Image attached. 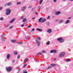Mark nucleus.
I'll use <instances>...</instances> for the list:
<instances>
[{
  "instance_id": "nucleus-20",
  "label": "nucleus",
  "mask_w": 73,
  "mask_h": 73,
  "mask_svg": "<svg viewBox=\"0 0 73 73\" xmlns=\"http://www.w3.org/2000/svg\"><path fill=\"white\" fill-rule=\"evenodd\" d=\"M14 20H15V19H12V20L10 21V23H13V22L14 21Z\"/></svg>"
},
{
  "instance_id": "nucleus-26",
  "label": "nucleus",
  "mask_w": 73,
  "mask_h": 73,
  "mask_svg": "<svg viewBox=\"0 0 73 73\" xmlns=\"http://www.w3.org/2000/svg\"><path fill=\"white\" fill-rule=\"evenodd\" d=\"M11 41L12 42H13V43H14V42H15L16 41V40H11Z\"/></svg>"
},
{
  "instance_id": "nucleus-44",
  "label": "nucleus",
  "mask_w": 73,
  "mask_h": 73,
  "mask_svg": "<svg viewBox=\"0 0 73 73\" xmlns=\"http://www.w3.org/2000/svg\"><path fill=\"white\" fill-rule=\"evenodd\" d=\"M31 27V26L30 25H29L28 26V28H30V27Z\"/></svg>"
},
{
  "instance_id": "nucleus-21",
  "label": "nucleus",
  "mask_w": 73,
  "mask_h": 73,
  "mask_svg": "<svg viewBox=\"0 0 73 73\" xmlns=\"http://www.w3.org/2000/svg\"><path fill=\"white\" fill-rule=\"evenodd\" d=\"M14 54H15V55H17V54H18L17 52L16 51H15L14 52Z\"/></svg>"
},
{
  "instance_id": "nucleus-58",
  "label": "nucleus",
  "mask_w": 73,
  "mask_h": 73,
  "mask_svg": "<svg viewBox=\"0 0 73 73\" xmlns=\"http://www.w3.org/2000/svg\"><path fill=\"white\" fill-rule=\"evenodd\" d=\"M0 73H1V71H0Z\"/></svg>"
},
{
  "instance_id": "nucleus-33",
  "label": "nucleus",
  "mask_w": 73,
  "mask_h": 73,
  "mask_svg": "<svg viewBox=\"0 0 73 73\" xmlns=\"http://www.w3.org/2000/svg\"><path fill=\"white\" fill-rule=\"evenodd\" d=\"M42 53L40 52H38L37 53V54L38 55H40V54H41Z\"/></svg>"
},
{
  "instance_id": "nucleus-47",
  "label": "nucleus",
  "mask_w": 73,
  "mask_h": 73,
  "mask_svg": "<svg viewBox=\"0 0 73 73\" xmlns=\"http://www.w3.org/2000/svg\"><path fill=\"white\" fill-rule=\"evenodd\" d=\"M16 69H17V70H19V69L18 68V67H16Z\"/></svg>"
},
{
  "instance_id": "nucleus-2",
  "label": "nucleus",
  "mask_w": 73,
  "mask_h": 73,
  "mask_svg": "<svg viewBox=\"0 0 73 73\" xmlns=\"http://www.w3.org/2000/svg\"><path fill=\"white\" fill-rule=\"evenodd\" d=\"M6 11V14L7 15H9V14L11 13V9H7Z\"/></svg>"
},
{
  "instance_id": "nucleus-4",
  "label": "nucleus",
  "mask_w": 73,
  "mask_h": 73,
  "mask_svg": "<svg viewBox=\"0 0 73 73\" xmlns=\"http://www.w3.org/2000/svg\"><path fill=\"white\" fill-rule=\"evenodd\" d=\"M6 69L7 72H11V70H12V67H6Z\"/></svg>"
},
{
  "instance_id": "nucleus-50",
  "label": "nucleus",
  "mask_w": 73,
  "mask_h": 73,
  "mask_svg": "<svg viewBox=\"0 0 73 73\" xmlns=\"http://www.w3.org/2000/svg\"><path fill=\"white\" fill-rule=\"evenodd\" d=\"M55 21H56V22L58 21V20H57V19Z\"/></svg>"
},
{
  "instance_id": "nucleus-36",
  "label": "nucleus",
  "mask_w": 73,
  "mask_h": 73,
  "mask_svg": "<svg viewBox=\"0 0 73 73\" xmlns=\"http://www.w3.org/2000/svg\"><path fill=\"white\" fill-rule=\"evenodd\" d=\"M37 38L38 40H39L40 39V37H37Z\"/></svg>"
},
{
  "instance_id": "nucleus-38",
  "label": "nucleus",
  "mask_w": 73,
  "mask_h": 73,
  "mask_svg": "<svg viewBox=\"0 0 73 73\" xmlns=\"http://www.w3.org/2000/svg\"><path fill=\"white\" fill-rule=\"evenodd\" d=\"M24 19V16H21V19Z\"/></svg>"
},
{
  "instance_id": "nucleus-23",
  "label": "nucleus",
  "mask_w": 73,
  "mask_h": 73,
  "mask_svg": "<svg viewBox=\"0 0 73 73\" xmlns=\"http://www.w3.org/2000/svg\"><path fill=\"white\" fill-rule=\"evenodd\" d=\"M37 31H39L40 32H42V29H37Z\"/></svg>"
},
{
  "instance_id": "nucleus-39",
  "label": "nucleus",
  "mask_w": 73,
  "mask_h": 73,
  "mask_svg": "<svg viewBox=\"0 0 73 73\" xmlns=\"http://www.w3.org/2000/svg\"><path fill=\"white\" fill-rule=\"evenodd\" d=\"M50 16H48V17H47V19H50Z\"/></svg>"
},
{
  "instance_id": "nucleus-9",
  "label": "nucleus",
  "mask_w": 73,
  "mask_h": 73,
  "mask_svg": "<svg viewBox=\"0 0 73 73\" xmlns=\"http://www.w3.org/2000/svg\"><path fill=\"white\" fill-rule=\"evenodd\" d=\"M4 36V34H3L1 36V39H2V41H5V40L4 39V38H3V36Z\"/></svg>"
},
{
  "instance_id": "nucleus-17",
  "label": "nucleus",
  "mask_w": 73,
  "mask_h": 73,
  "mask_svg": "<svg viewBox=\"0 0 73 73\" xmlns=\"http://www.w3.org/2000/svg\"><path fill=\"white\" fill-rule=\"evenodd\" d=\"M66 61L67 62H69V61H70V59L68 58L66 60Z\"/></svg>"
},
{
  "instance_id": "nucleus-28",
  "label": "nucleus",
  "mask_w": 73,
  "mask_h": 73,
  "mask_svg": "<svg viewBox=\"0 0 73 73\" xmlns=\"http://www.w3.org/2000/svg\"><path fill=\"white\" fill-rule=\"evenodd\" d=\"M18 44H22V42H17Z\"/></svg>"
},
{
  "instance_id": "nucleus-37",
  "label": "nucleus",
  "mask_w": 73,
  "mask_h": 73,
  "mask_svg": "<svg viewBox=\"0 0 73 73\" xmlns=\"http://www.w3.org/2000/svg\"><path fill=\"white\" fill-rule=\"evenodd\" d=\"M26 66H27V64H25L23 66V68H24Z\"/></svg>"
},
{
  "instance_id": "nucleus-13",
  "label": "nucleus",
  "mask_w": 73,
  "mask_h": 73,
  "mask_svg": "<svg viewBox=\"0 0 73 73\" xmlns=\"http://www.w3.org/2000/svg\"><path fill=\"white\" fill-rule=\"evenodd\" d=\"M10 57V54H8L7 55V59H9Z\"/></svg>"
},
{
  "instance_id": "nucleus-19",
  "label": "nucleus",
  "mask_w": 73,
  "mask_h": 73,
  "mask_svg": "<svg viewBox=\"0 0 73 73\" xmlns=\"http://www.w3.org/2000/svg\"><path fill=\"white\" fill-rule=\"evenodd\" d=\"M46 45H48L50 44V41H48L46 43Z\"/></svg>"
},
{
  "instance_id": "nucleus-8",
  "label": "nucleus",
  "mask_w": 73,
  "mask_h": 73,
  "mask_svg": "<svg viewBox=\"0 0 73 73\" xmlns=\"http://www.w3.org/2000/svg\"><path fill=\"white\" fill-rule=\"evenodd\" d=\"M26 9V7L25 6H23L21 9V11H24Z\"/></svg>"
},
{
  "instance_id": "nucleus-3",
  "label": "nucleus",
  "mask_w": 73,
  "mask_h": 73,
  "mask_svg": "<svg viewBox=\"0 0 73 73\" xmlns=\"http://www.w3.org/2000/svg\"><path fill=\"white\" fill-rule=\"evenodd\" d=\"M46 21V19H42V18H40L39 19V22L41 23H44Z\"/></svg>"
},
{
  "instance_id": "nucleus-40",
  "label": "nucleus",
  "mask_w": 73,
  "mask_h": 73,
  "mask_svg": "<svg viewBox=\"0 0 73 73\" xmlns=\"http://www.w3.org/2000/svg\"><path fill=\"white\" fill-rule=\"evenodd\" d=\"M13 28V26H11L10 27H9V29H11V28Z\"/></svg>"
},
{
  "instance_id": "nucleus-49",
  "label": "nucleus",
  "mask_w": 73,
  "mask_h": 73,
  "mask_svg": "<svg viewBox=\"0 0 73 73\" xmlns=\"http://www.w3.org/2000/svg\"><path fill=\"white\" fill-rule=\"evenodd\" d=\"M54 61H55V60H56V58H54Z\"/></svg>"
},
{
  "instance_id": "nucleus-25",
  "label": "nucleus",
  "mask_w": 73,
  "mask_h": 73,
  "mask_svg": "<svg viewBox=\"0 0 73 73\" xmlns=\"http://www.w3.org/2000/svg\"><path fill=\"white\" fill-rule=\"evenodd\" d=\"M11 4H12V3H7V5L8 6H10V5H11Z\"/></svg>"
},
{
  "instance_id": "nucleus-45",
  "label": "nucleus",
  "mask_w": 73,
  "mask_h": 73,
  "mask_svg": "<svg viewBox=\"0 0 73 73\" xmlns=\"http://www.w3.org/2000/svg\"><path fill=\"white\" fill-rule=\"evenodd\" d=\"M35 29H32V31H35Z\"/></svg>"
},
{
  "instance_id": "nucleus-48",
  "label": "nucleus",
  "mask_w": 73,
  "mask_h": 73,
  "mask_svg": "<svg viewBox=\"0 0 73 73\" xmlns=\"http://www.w3.org/2000/svg\"><path fill=\"white\" fill-rule=\"evenodd\" d=\"M23 73H27V72L23 71Z\"/></svg>"
},
{
  "instance_id": "nucleus-29",
  "label": "nucleus",
  "mask_w": 73,
  "mask_h": 73,
  "mask_svg": "<svg viewBox=\"0 0 73 73\" xmlns=\"http://www.w3.org/2000/svg\"><path fill=\"white\" fill-rule=\"evenodd\" d=\"M20 55H18L17 57V58H20Z\"/></svg>"
},
{
  "instance_id": "nucleus-52",
  "label": "nucleus",
  "mask_w": 73,
  "mask_h": 73,
  "mask_svg": "<svg viewBox=\"0 0 73 73\" xmlns=\"http://www.w3.org/2000/svg\"><path fill=\"white\" fill-rule=\"evenodd\" d=\"M63 1H66V0H63Z\"/></svg>"
},
{
  "instance_id": "nucleus-35",
  "label": "nucleus",
  "mask_w": 73,
  "mask_h": 73,
  "mask_svg": "<svg viewBox=\"0 0 73 73\" xmlns=\"http://www.w3.org/2000/svg\"><path fill=\"white\" fill-rule=\"evenodd\" d=\"M3 9V7H0V11H1V10H2Z\"/></svg>"
},
{
  "instance_id": "nucleus-31",
  "label": "nucleus",
  "mask_w": 73,
  "mask_h": 73,
  "mask_svg": "<svg viewBox=\"0 0 73 73\" xmlns=\"http://www.w3.org/2000/svg\"><path fill=\"white\" fill-rule=\"evenodd\" d=\"M42 53H46V51H45L44 50H43L42 51Z\"/></svg>"
},
{
  "instance_id": "nucleus-1",
  "label": "nucleus",
  "mask_w": 73,
  "mask_h": 73,
  "mask_svg": "<svg viewBox=\"0 0 73 73\" xmlns=\"http://www.w3.org/2000/svg\"><path fill=\"white\" fill-rule=\"evenodd\" d=\"M58 41H59V42L60 43H62V42H64L65 40L64 39L62 38H59L57 39Z\"/></svg>"
},
{
  "instance_id": "nucleus-7",
  "label": "nucleus",
  "mask_w": 73,
  "mask_h": 73,
  "mask_svg": "<svg viewBox=\"0 0 73 73\" xmlns=\"http://www.w3.org/2000/svg\"><path fill=\"white\" fill-rule=\"evenodd\" d=\"M56 51L55 50H51L50 51V53H56Z\"/></svg>"
},
{
  "instance_id": "nucleus-18",
  "label": "nucleus",
  "mask_w": 73,
  "mask_h": 73,
  "mask_svg": "<svg viewBox=\"0 0 73 73\" xmlns=\"http://www.w3.org/2000/svg\"><path fill=\"white\" fill-rule=\"evenodd\" d=\"M50 65L51 66H56V64H55L52 63Z\"/></svg>"
},
{
  "instance_id": "nucleus-5",
  "label": "nucleus",
  "mask_w": 73,
  "mask_h": 73,
  "mask_svg": "<svg viewBox=\"0 0 73 73\" xmlns=\"http://www.w3.org/2000/svg\"><path fill=\"white\" fill-rule=\"evenodd\" d=\"M65 54V52H62L60 53L59 56L60 57H63V56H64Z\"/></svg>"
},
{
  "instance_id": "nucleus-30",
  "label": "nucleus",
  "mask_w": 73,
  "mask_h": 73,
  "mask_svg": "<svg viewBox=\"0 0 73 73\" xmlns=\"http://www.w3.org/2000/svg\"><path fill=\"white\" fill-rule=\"evenodd\" d=\"M17 4V5H20V4H21V3L20 2H18Z\"/></svg>"
},
{
  "instance_id": "nucleus-56",
  "label": "nucleus",
  "mask_w": 73,
  "mask_h": 73,
  "mask_svg": "<svg viewBox=\"0 0 73 73\" xmlns=\"http://www.w3.org/2000/svg\"><path fill=\"white\" fill-rule=\"evenodd\" d=\"M70 1H73V0H70Z\"/></svg>"
},
{
  "instance_id": "nucleus-15",
  "label": "nucleus",
  "mask_w": 73,
  "mask_h": 73,
  "mask_svg": "<svg viewBox=\"0 0 73 73\" xmlns=\"http://www.w3.org/2000/svg\"><path fill=\"white\" fill-rule=\"evenodd\" d=\"M27 21V18H23L22 20V22L24 23Z\"/></svg>"
},
{
  "instance_id": "nucleus-55",
  "label": "nucleus",
  "mask_w": 73,
  "mask_h": 73,
  "mask_svg": "<svg viewBox=\"0 0 73 73\" xmlns=\"http://www.w3.org/2000/svg\"><path fill=\"white\" fill-rule=\"evenodd\" d=\"M35 1H38V0H35Z\"/></svg>"
},
{
  "instance_id": "nucleus-10",
  "label": "nucleus",
  "mask_w": 73,
  "mask_h": 73,
  "mask_svg": "<svg viewBox=\"0 0 73 73\" xmlns=\"http://www.w3.org/2000/svg\"><path fill=\"white\" fill-rule=\"evenodd\" d=\"M47 32L48 33H51L52 32V29H48L47 31Z\"/></svg>"
},
{
  "instance_id": "nucleus-57",
  "label": "nucleus",
  "mask_w": 73,
  "mask_h": 73,
  "mask_svg": "<svg viewBox=\"0 0 73 73\" xmlns=\"http://www.w3.org/2000/svg\"><path fill=\"white\" fill-rule=\"evenodd\" d=\"M13 62H14V61H13Z\"/></svg>"
},
{
  "instance_id": "nucleus-12",
  "label": "nucleus",
  "mask_w": 73,
  "mask_h": 73,
  "mask_svg": "<svg viewBox=\"0 0 73 73\" xmlns=\"http://www.w3.org/2000/svg\"><path fill=\"white\" fill-rule=\"evenodd\" d=\"M63 21H64V20L60 19L59 20L58 23L59 24H61V23H62Z\"/></svg>"
},
{
  "instance_id": "nucleus-51",
  "label": "nucleus",
  "mask_w": 73,
  "mask_h": 73,
  "mask_svg": "<svg viewBox=\"0 0 73 73\" xmlns=\"http://www.w3.org/2000/svg\"><path fill=\"white\" fill-rule=\"evenodd\" d=\"M35 13V14H36V15H37V14L38 13Z\"/></svg>"
},
{
  "instance_id": "nucleus-24",
  "label": "nucleus",
  "mask_w": 73,
  "mask_h": 73,
  "mask_svg": "<svg viewBox=\"0 0 73 73\" xmlns=\"http://www.w3.org/2000/svg\"><path fill=\"white\" fill-rule=\"evenodd\" d=\"M52 68V67L51 66H48V67H47L46 70H48V69H50V68Z\"/></svg>"
},
{
  "instance_id": "nucleus-14",
  "label": "nucleus",
  "mask_w": 73,
  "mask_h": 73,
  "mask_svg": "<svg viewBox=\"0 0 73 73\" xmlns=\"http://www.w3.org/2000/svg\"><path fill=\"white\" fill-rule=\"evenodd\" d=\"M70 23V21L69 20H67L66 21L65 24H68V23Z\"/></svg>"
},
{
  "instance_id": "nucleus-41",
  "label": "nucleus",
  "mask_w": 73,
  "mask_h": 73,
  "mask_svg": "<svg viewBox=\"0 0 73 73\" xmlns=\"http://www.w3.org/2000/svg\"><path fill=\"white\" fill-rule=\"evenodd\" d=\"M21 27H24V24H23V25H21Z\"/></svg>"
},
{
  "instance_id": "nucleus-22",
  "label": "nucleus",
  "mask_w": 73,
  "mask_h": 73,
  "mask_svg": "<svg viewBox=\"0 0 73 73\" xmlns=\"http://www.w3.org/2000/svg\"><path fill=\"white\" fill-rule=\"evenodd\" d=\"M46 24L47 25L49 26L50 25V23L48 22H46Z\"/></svg>"
},
{
  "instance_id": "nucleus-11",
  "label": "nucleus",
  "mask_w": 73,
  "mask_h": 73,
  "mask_svg": "<svg viewBox=\"0 0 73 73\" xmlns=\"http://www.w3.org/2000/svg\"><path fill=\"white\" fill-rule=\"evenodd\" d=\"M61 13V12L60 11H57L55 13V15H59V14H60Z\"/></svg>"
},
{
  "instance_id": "nucleus-42",
  "label": "nucleus",
  "mask_w": 73,
  "mask_h": 73,
  "mask_svg": "<svg viewBox=\"0 0 73 73\" xmlns=\"http://www.w3.org/2000/svg\"><path fill=\"white\" fill-rule=\"evenodd\" d=\"M38 7V9H40L41 8V7L40 6H39Z\"/></svg>"
},
{
  "instance_id": "nucleus-43",
  "label": "nucleus",
  "mask_w": 73,
  "mask_h": 73,
  "mask_svg": "<svg viewBox=\"0 0 73 73\" xmlns=\"http://www.w3.org/2000/svg\"><path fill=\"white\" fill-rule=\"evenodd\" d=\"M53 1L54 3H56V1H57V0H53Z\"/></svg>"
},
{
  "instance_id": "nucleus-59",
  "label": "nucleus",
  "mask_w": 73,
  "mask_h": 73,
  "mask_svg": "<svg viewBox=\"0 0 73 73\" xmlns=\"http://www.w3.org/2000/svg\"><path fill=\"white\" fill-rule=\"evenodd\" d=\"M31 0L32 1V0Z\"/></svg>"
},
{
  "instance_id": "nucleus-46",
  "label": "nucleus",
  "mask_w": 73,
  "mask_h": 73,
  "mask_svg": "<svg viewBox=\"0 0 73 73\" xmlns=\"http://www.w3.org/2000/svg\"><path fill=\"white\" fill-rule=\"evenodd\" d=\"M29 37V36H27V37H26V38H27H27H28Z\"/></svg>"
},
{
  "instance_id": "nucleus-27",
  "label": "nucleus",
  "mask_w": 73,
  "mask_h": 73,
  "mask_svg": "<svg viewBox=\"0 0 73 73\" xmlns=\"http://www.w3.org/2000/svg\"><path fill=\"white\" fill-rule=\"evenodd\" d=\"M4 20V18L3 17H1L0 18V20L1 21H2V20Z\"/></svg>"
},
{
  "instance_id": "nucleus-16",
  "label": "nucleus",
  "mask_w": 73,
  "mask_h": 73,
  "mask_svg": "<svg viewBox=\"0 0 73 73\" xmlns=\"http://www.w3.org/2000/svg\"><path fill=\"white\" fill-rule=\"evenodd\" d=\"M42 1H43V0H40L39 2L40 5H41V4L42 3Z\"/></svg>"
},
{
  "instance_id": "nucleus-34",
  "label": "nucleus",
  "mask_w": 73,
  "mask_h": 73,
  "mask_svg": "<svg viewBox=\"0 0 73 73\" xmlns=\"http://www.w3.org/2000/svg\"><path fill=\"white\" fill-rule=\"evenodd\" d=\"M32 5L29 6V8H32Z\"/></svg>"
},
{
  "instance_id": "nucleus-32",
  "label": "nucleus",
  "mask_w": 73,
  "mask_h": 73,
  "mask_svg": "<svg viewBox=\"0 0 73 73\" xmlns=\"http://www.w3.org/2000/svg\"><path fill=\"white\" fill-rule=\"evenodd\" d=\"M27 58H26L25 59V60H24V62H27Z\"/></svg>"
},
{
  "instance_id": "nucleus-54",
  "label": "nucleus",
  "mask_w": 73,
  "mask_h": 73,
  "mask_svg": "<svg viewBox=\"0 0 73 73\" xmlns=\"http://www.w3.org/2000/svg\"><path fill=\"white\" fill-rule=\"evenodd\" d=\"M35 18H33L32 19L33 20H34Z\"/></svg>"
},
{
  "instance_id": "nucleus-6",
  "label": "nucleus",
  "mask_w": 73,
  "mask_h": 73,
  "mask_svg": "<svg viewBox=\"0 0 73 73\" xmlns=\"http://www.w3.org/2000/svg\"><path fill=\"white\" fill-rule=\"evenodd\" d=\"M36 41L38 46H40V42L38 41L37 39H36Z\"/></svg>"
},
{
  "instance_id": "nucleus-53",
  "label": "nucleus",
  "mask_w": 73,
  "mask_h": 73,
  "mask_svg": "<svg viewBox=\"0 0 73 73\" xmlns=\"http://www.w3.org/2000/svg\"><path fill=\"white\" fill-rule=\"evenodd\" d=\"M71 19V18H68V19Z\"/></svg>"
}]
</instances>
